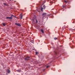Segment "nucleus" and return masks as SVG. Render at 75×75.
<instances>
[{"mask_svg": "<svg viewBox=\"0 0 75 75\" xmlns=\"http://www.w3.org/2000/svg\"><path fill=\"white\" fill-rule=\"evenodd\" d=\"M30 58V57L27 56L25 58H24V59H25V60H26V61H28V60H29Z\"/></svg>", "mask_w": 75, "mask_h": 75, "instance_id": "nucleus-2", "label": "nucleus"}, {"mask_svg": "<svg viewBox=\"0 0 75 75\" xmlns=\"http://www.w3.org/2000/svg\"><path fill=\"white\" fill-rule=\"evenodd\" d=\"M50 67V66H47L46 68H49Z\"/></svg>", "mask_w": 75, "mask_h": 75, "instance_id": "nucleus-17", "label": "nucleus"}, {"mask_svg": "<svg viewBox=\"0 0 75 75\" xmlns=\"http://www.w3.org/2000/svg\"><path fill=\"white\" fill-rule=\"evenodd\" d=\"M57 38H54V40H57Z\"/></svg>", "mask_w": 75, "mask_h": 75, "instance_id": "nucleus-18", "label": "nucleus"}, {"mask_svg": "<svg viewBox=\"0 0 75 75\" xmlns=\"http://www.w3.org/2000/svg\"><path fill=\"white\" fill-rule=\"evenodd\" d=\"M41 11H43V8L41 7Z\"/></svg>", "mask_w": 75, "mask_h": 75, "instance_id": "nucleus-13", "label": "nucleus"}, {"mask_svg": "<svg viewBox=\"0 0 75 75\" xmlns=\"http://www.w3.org/2000/svg\"><path fill=\"white\" fill-rule=\"evenodd\" d=\"M46 14H47L46 13H44L42 14V16H43V17H45V16H46Z\"/></svg>", "mask_w": 75, "mask_h": 75, "instance_id": "nucleus-6", "label": "nucleus"}, {"mask_svg": "<svg viewBox=\"0 0 75 75\" xmlns=\"http://www.w3.org/2000/svg\"><path fill=\"white\" fill-rule=\"evenodd\" d=\"M7 72L8 74H9V73L10 72V71L9 69H8L7 70Z\"/></svg>", "mask_w": 75, "mask_h": 75, "instance_id": "nucleus-7", "label": "nucleus"}, {"mask_svg": "<svg viewBox=\"0 0 75 75\" xmlns=\"http://www.w3.org/2000/svg\"><path fill=\"white\" fill-rule=\"evenodd\" d=\"M35 54H36V55H37V54H38V52H36Z\"/></svg>", "mask_w": 75, "mask_h": 75, "instance_id": "nucleus-16", "label": "nucleus"}, {"mask_svg": "<svg viewBox=\"0 0 75 75\" xmlns=\"http://www.w3.org/2000/svg\"><path fill=\"white\" fill-rule=\"evenodd\" d=\"M41 31L42 33H44V30L42 29L41 30Z\"/></svg>", "mask_w": 75, "mask_h": 75, "instance_id": "nucleus-11", "label": "nucleus"}, {"mask_svg": "<svg viewBox=\"0 0 75 75\" xmlns=\"http://www.w3.org/2000/svg\"><path fill=\"white\" fill-rule=\"evenodd\" d=\"M15 24L16 25H17V26H19V27H20L21 26V25L20 23H15Z\"/></svg>", "mask_w": 75, "mask_h": 75, "instance_id": "nucleus-3", "label": "nucleus"}, {"mask_svg": "<svg viewBox=\"0 0 75 75\" xmlns=\"http://www.w3.org/2000/svg\"><path fill=\"white\" fill-rule=\"evenodd\" d=\"M65 7V6H63V8H64Z\"/></svg>", "mask_w": 75, "mask_h": 75, "instance_id": "nucleus-20", "label": "nucleus"}, {"mask_svg": "<svg viewBox=\"0 0 75 75\" xmlns=\"http://www.w3.org/2000/svg\"><path fill=\"white\" fill-rule=\"evenodd\" d=\"M71 48H74V47H72Z\"/></svg>", "mask_w": 75, "mask_h": 75, "instance_id": "nucleus-22", "label": "nucleus"}, {"mask_svg": "<svg viewBox=\"0 0 75 75\" xmlns=\"http://www.w3.org/2000/svg\"><path fill=\"white\" fill-rule=\"evenodd\" d=\"M64 3H67L68 2L67 1H66L65 0H64Z\"/></svg>", "mask_w": 75, "mask_h": 75, "instance_id": "nucleus-12", "label": "nucleus"}, {"mask_svg": "<svg viewBox=\"0 0 75 75\" xmlns=\"http://www.w3.org/2000/svg\"><path fill=\"white\" fill-rule=\"evenodd\" d=\"M55 54H57V52H55Z\"/></svg>", "mask_w": 75, "mask_h": 75, "instance_id": "nucleus-19", "label": "nucleus"}, {"mask_svg": "<svg viewBox=\"0 0 75 75\" xmlns=\"http://www.w3.org/2000/svg\"><path fill=\"white\" fill-rule=\"evenodd\" d=\"M6 18H7V19H9L10 20H11V19H13V18L11 17H6Z\"/></svg>", "mask_w": 75, "mask_h": 75, "instance_id": "nucleus-4", "label": "nucleus"}, {"mask_svg": "<svg viewBox=\"0 0 75 75\" xmlns=\"http://www.w3.org/2000/svg\"><path fill=\"white\" fill-rule=\"evenodd\" d=\"M20 16L21 17V19H22V18H23V15H22V14H21L20 15Z\"/></svg>", "mask_w": 75, "mask_h": 75, "instance_id": "nucleus-8", "label": "nucleus"}, {"mask_svg": "<svg viewBox=\"0 0 75 75\" xmlns=\"http://www.w3.org/2000/svg\"><path fill=\"white\" fill-rule=\"evenodd\" d=\"M9 1H11V0H9Z\"/></svg>", "mask_w": 75, "mask_h": 75, "instance_id": "nucleus-23", "label": "nucleus"}, {"mask_svg": "<svg viewBox=\"0 0 75 75\" xmlns=\"http://www.w3.org/2000/svg\"><path fill=\"white\" fill-rule=\"evenodd\" d=\"M17 72H21V70H17Z\"/></svg>", "mask_w": 75, "mask_h": 75, "instance_id": "nucleus-10", "label": "nucleus"}, {"mask_svg": "<svg viewBox=\"0 0 75 75\" xmlns=\"http://www.w3.org/2000/svg\"><path fill=\"white\" fill-rule=\"evenodd\" d=\"M14 17H15V18H16V16H13Z\"/></svg>", "mask_w": 75, "mask_h": 75, "instance_id": "nucleus-21", "label": "nucleus"}, {"mask_svg": "<svg viewBox=\"0 0 75 75\" xmlns=\"http://www.w3.org/2000/svg\"><path fill=\"white\" fill-rule=\"evenodd\" d=\"M32 22L33 24H37L38 23V20L37 19V18L33 17L32 19Z\"/></svg>", "mask_w": 75, "mask_h": 75, "instance_id": "nucleus-1", "label": "nucleus"}, {"mask_svg": "<svg viewBox=\"0 0 75 75\" xmlns=\"http://www.w3.org/2000/svg\"><path fill=\"white\" fill-rule=\"evenodd\" d=\"M14 17V16L13 15V14H11V17Z\"/></svg>", "mask_w": 75, "mask_h": 75, "instance_id": "nucleus-14", "label": "nucleus"}, {"mask_svg": "<svg viewBox=\"0 0 75 75\" xmlns=\"http://www.w3.org/2000/svg\"><path fill=\"white\" fill-rule=\"evenodd\" d=\"M2 24H3V25L4 26H6V23H2Z\"/></svg>", "mask_w": 75, "mask_h": 75, "instance_id": "nucleus-9", "label": "nucleus"}, {"mask_svg": "<svg viewBox=\"0 0 75 75\" xmlns=\"http://www.w3.org/2000/svg\"><path fill=\"white\" fill-rule=\"evenodd\" d=\"M3 4H4V6H8V5L6 3H4Z\"/></svg>", "mask_w": 75, "mask_h": 75, "instance_id": "nucleus-5", "label": "nucleus"}, {"mask_svg": "<svg viewBox=\"0 0 75 75\" xmlns=\"http://www.w3.org/2000/svg\"><path fill=\"white\" fill-rule=\"evenodd\" d=\"M43 7L44 8V9H45V5H43Z\"/></svg>", "mask_w": 75, "mask_h": 75, "instance_id": "nucleus-15", "label": "nucleus"}]
</instances>
